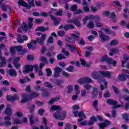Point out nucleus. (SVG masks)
<instances>
[{
    "instance_id": "obj_14",
    "label": "nucleus",
    "mask_w": 129,
    "mask_h": 129,
    "mask_svg": "<svg viewBox=\"0 0 129 129\" xmlns=\"http://www.w3.org/2000/svg\"><path fill=\"white\" fill-rule=\"evenodd\" d=\"M54 48H55V47L54 46H52L49 48V51L46 52V54L47 57L51 58L52 56H55V53L54 52Z\"/></svg>"
},
{
    "instance_id": "obj_55",
    "label": "nucleus",
    "mask_w": 129,
    "mask_h": 129,
    "mask_svg": "<svg viewBox=\"0 0 129 129\" xmlns=\"http://www.w3.org/2000/svg\"><path fill=\"white\" fill-rule=\"evenodd\" d=\"M55 16H63V11L61 9H59L58 10V11L55 13Z\"/></svg>"
},
{
    "instance_id": "obj_63",
    "label": "nucleus",
    "mask_w": 129,
    "mask_h": 129,
    "mask_svg": "<svg viewBox=\"0 0 129 129\" xmlns=\"http://www.w3.org/2000/svg\"><path fill=\"white\" fill-rule=\"evenodd\" d=\"M114 5H115V6L118 7V8H121V5H120V3H119V1H114Z\"/></svg>"
},
{
    "instance_id": "obj_16",
    "label": "nucleus",
    "mask_w": 129,
    "mask_h": 129,
    "mask_svg": "<svg viewBox=\"0 0 129 129\" xmlns=\"http://www.w3.org/2000/svg\"><path fill=\"white\" fill-rule=\"evenodd\" d=\"M45 39H46V35L45 34H42L41 38H36L37 43L41 45L44 44Z\"/></svg>"
},
{
    "instance_id": "obj_34",
    "label": "nucleus",
    "mask_w": 129,
    "mask_h": 129,
    "mask_svg": "<svg viewBox=\"0 0 129 129\" xmlns=\"http://www.w3.org/2000/svg\"><path fill=\"white\" fill-rule=\"evenodd\" d=\"M60 96H58L57 97L52 98L50 99V101L48 102L49 104H53L55 101H57V100H60Z\"/></svg>"
},
{
    "instance_id": "obj_28",
    "label": "nucleus",
    "mask_w": 129,
    "mask_h": 129,
    "mask_svg": "<svg viewBox=\"0 0 129 129\" xmlns=\"http://www.w3.org/2000/svg\"><path fill=\"white\" fill-rule=\"evenodd\" d=\"M66 41L68 43H71L72 44H75V40L72 37V36L70 37L69 36H66Z\"/></svg>"
},
{
    "instance_id": "obj_2",
    "label": "nucleus",
    "mask_w": 129,
    "mask_h": 129,
    "mask_svg": "<svg viewBox=\"0 0 129 129\" xmlns=\"http://www.w3.org/2000/svg\"><path fill=\"white\" fill-rule=\"evenodd\" d=\"M28 4L24 1V0H20L18 2V4L19 6H22V7H25L28 10H30L32 8L35 7V0H28Z\"/></svg>"
},
{
    "instance_id": "obj_19",
    "label": "nucleus",
    "mask_w": 129,
    "mask_h": 129,
    "mask_svg": "<svg viewBox=\"0 0 129 129\" xmlns=\"http://www.w3.org/2000/svg\"><path fill=\"white\" fill-rule=\"evenodd\" d=\"M100 73L102 76H104V77H107L108 78L111 77V72L109 71H101Z\"/></svg>"
},
{
    "instance_id": "obj_61",
    "label": "nucleus",
    "mask_w": 129,
    "mask_h": 129,
    "mask_svg": "<svg viewBox=\"0 0 129 129\" xmlns=\"http://www.w3.org/2000/svg\"><path fill=\"white\" fill-rule=\"evenodd\" d=\"M14 121L16 124H20V123H22L21 120L18 119V118H14Z\"/></svg>"
},
{
    "instance_id": "obj_42",
    "label": "nucleus",
    "mask_w": 129,
    "mask_h": 129,
    "mask_svg": "<svg viewBox=\"0 0 129 129\" xmlns=\"http://www.w3.org/2000/svg\"><path fill=\"white\" fill-rule=\"evenodd\" d=\"M118 44V40L116 39L112 40L110 41V46H116Z\"/></svg>"
},
{
    "instance_id": "obj_54",
    "label": "nucleus",
    "mask_w": 129,
    "mask_h": 129,
    "mask_svg": "<svg viewBox=\"0 0 129 129\" xmlns=\"http://www.w3.org/2000/svg\"><path fill=\"white\" fill-rule=\"evenodd\" d=\"M66 70L69 72H73V71H74V67L72 66H70L66 69Z\"/></svg>"
},
{
    "instance_id": "obj_56",
    "label": "nucleus",
    "mask_w": 129,
    "mask_h": 129,
    "mask_svg": "<svg viewBox=\"0 0 129 129\" xmlns=\"http://www.w3.org/2000/svg\"><path fill=\"white\" fill-rule=\"evenodd\" d=\"M38 113L39 114V115H43L44 113H45V110L43 108H40L38 111Z\"/></svg>"
},
{
    "instance_id": "obj_45",
    "label": "nucleus",
    "mask_w": 129,
    "mask_h": 129,
    "mask_svg": "<svg viewBox=\"0 0 129 129\" xmlns=\"http://www.w3.org/2000/svg\"><path fill=\"white\" fill-rule=\"evenodd\" d=\"M27 47L28 49H30L31 50H35L36 49V45H33L31 43H27Z\"/></svg>"
},
{
    "instance_id": "obj_26",
    "label": "nucleus",
    "mask_w": 129,
    "mask_h": 129,
    "mask_svg": "<svg viewBox=\"0 0 129 129\" xmlns=\"http://www.w3.org/2000/svg\"><path fill=\"white\" fill-rule=\"evenodd\" d=\"M7 73L10 75V76H17L18 74L17 73V71L14 69H10L9 71H7Z\"/></svg>"
},
{
    "instance_id": "obj_21",
    "label": "nucleus",
    "mask_w": 129,
    "mask_h": 129,
    "mask_svg": "<svg viewBox=\"0 0 129 129\" xmlns=\"http://www.w3.org/2000/svg\"><path fill=\"white\" fill-rule=\"evenodd\" d=\"M10 106H11V105H7V107L5 109V113L7 114V115L11 116L13 113L12 112V108L10 107Z\"/></svg>"
},
{
    "instance_id": "obj_1",
    "label": "nucleus",
    "mask_w": 129,
    "mask_h": 129,
    "mask_svg": "<svg viewBox=\"0 0 129 129\" xmlns=\"http://www.w3.org/2000/svg\"><path fill=\"white\" fill-rule=\"evenodd\" d=\"M10 50L11 54H15L16 51H17V52H21V55H24L27 52V49H23V46L22 45L11 46Z\"/></svg>"
},
{
    "instance_id": "obj_35",
    "label": "nucleus",
    "mask_w": 129,
    "mask_h": 129,
    "mask_svg": "<svg viewBox=\"0 0 129 129\" xmlns=\"http://www.w3.org/2000/svg\"><path fill=\"white\" fill-rule=\"evenodd\" d=\"M28 96H29V98H30V99H33V98H35L38 97L39 96V94L36 92H33L28 95Z\"/></svg>"
},
{
    "instance_id": "obj_40",
    "label": "nucleus",
    "mask_w": 129,
    "mask_h": 129,
    "mask_svg": "<svg viewBox=\"0 0 129 129\" xmlns=\"http://www.w3.org/2000/svg\"><path fill=\"white\" fill-rule=\"evenodd\" d=\"M51 20H53V21H54V25L55 26H58V25H59V24H60V22H59L58 19H57V18H56L55 17L53 16H51Z\"/></svg>"
},
{
    "instance_id": "obj_4",
    "label": "nucleus",
    "mask_w": 129,
    "mask_h": 129,
    "mask_svg": "<svg viewBox=\"0 0 129 129\" xmlns=\"http://www.w3.org/2000/svg\"><path fill=\"white\" fill-rule=\"evenodd\" d=\"M100 61V62H106L110 65H113V66L116 65V61L114 60L111 57L109 58L106 55L103 56Z\"/></svg>"
},
{
    "instance_id": "obj_38",
    "label": "nucleus",
    "mask_w": 129,
    "mask_h": 129,
    "mask_svg": "<svg viewBox=\"0 0 129 129\" xmlns=\"http://www.w3.org/2000/svg\"><path fill=\"white\" fill-rule=\"evenodd\" d=\"M97 92H98L97 91V88L95 87L93 88V91L92 92V97L94 98H96V96H97Z\"/></svg>"
},
{
    "instance_id": "obj_18",
    "label": "nucleus",
    "mask_w": 129,
    "mask_h": 129,
    "mask_svg": "<svg viewBox=\"0 0 129 129\" xmlns=\"http://www.w3.org/2000/svg\"><path fill=\"white\" fill-rule=\"evenodd\" d=\"M68 48H70L71 49V52H74L76 51L78 54H79V51H78V49L76 48L73 44H67L66 45Z\"/></svg>"
},
{
    "instance_id": "obj_30",
    "label": "nucleus",
    "mask_w": 129,
    "mask_h": 129,
    "mask_svg": "<svg viewBox=\"0 0 129 129\" xmlns=\"http://www.w3.org/2000/svg\"><path fill=\"white\" fill-rule=\"evenodd\" d=\"M101 83L100 84V88L101 90H103L106 87H107V82L106 81H101L100 82Z\"/></svg>"
},
{
    "instance_id": "obj_6",
    "label": "nucleus",
    "mask_w": 129,
    "mask_h": 129,
    "mask_svg": "<svg viewBox=\"0 0 129 129\" xmlns=\"http://www.w3.org/2000/svg\"><path fill=\"white\" fill-rule=\"evenodd\" d=\"M106 103L110 105H113V108H119V107L123 106V103L122 102H121L120 105H117V101L114 100L112 99H107L106 100Z\"/></svg>"
},
{
    "instance_id": "obj_13",
    "label": "nucleus",
    "mask_w": 129,
    "mask_h": 129,
    "mask_svg": "<svg viewBox=\"0 0 129 129\" xmlns=\"http://www.w3.org/2000/svg\"><path fill=\"white\" fill-rule=\"evenodd\" d=\"M99 37L100 38V42H106L107 40H109V36L107 35H105L103 34L102 31L99 32Z\"/></svg>"
},
{
    "instance_id": "obj_11",
    "label": "nucleus",
    "mask_w": 129,
    "mask_h": 129,
    "mask_svg": "<svg viewBox=\"0 0 129 129\" xmlns=\"http://www.w3.org/2000/svg\"><path fill=\"white\" fill-rule=\"evenodd\" d=\"M59 29H63L64 31H69V30H73L75 29V26L72 24H66L64 26L61 25L59 27Z\"/></svg>"
},
{
    "instance_id": "obj_20",
    "label": "nucleus",
    "mask_w": 129,
    "mask_h": 129,
    "mask_svg": "<svg viewBox=\"0 0 129 129\" xmlns=\"http://www.w3.org/2000/svg\"><path fill=\"white\" fill-rule=\"evenodd\" d=\"M92 75L94 79H96V80H100L101 79V75L99 74L97 72H93Z\"/></svg>"
},
{
    "instance_id": "obj_39",
    "label": "nucleus",
    "mask_w": 129,
    "mask_h": 129,
    "mask_svg": "<svg viewBox=\"0 0 129 129\" xmlns=\"http://www.w3.org/2000/svg\"><path fill=\"white\" fill-rule=\"evenodd\" d=\"M17 41H18V43H19V44L24 43V42H25V41L22 38V35H21V34H18L17 35Z\"/></svg>"
},
{
    "instance_id": "obj_25",
    "label": "nucleus",
    "mask_w": 129,
    "mask_h": 129,
    "mask_svg": "<svg viewBox=\"0 0 129 129\" xmlns=\"http://www.w3.org/2000/svg\"><path fill=\"white\" fill-rule=\"evenodd\" d=\"M117 78L120 81H125V80H126V75L123 74H119Z\"/></svg>"
},
{
    "instance_id": "obj_52",
    "label": "nucleus",
    "mask_w": 129,
    "mask_h": 129,
    "mask_svg": "<svg viewBox=\"0 0 129 129\" xmlns=\"http://www.w3.org/2000/svg\"><path fill=\"white\" fill-rule=\"evenodd\" d=\"M102 5H103V3L102 2H97L96 3V8L98 10H100L101 9V7H102Z\"/></svg>"
},
{
    "instance_id": "obj_33",
    "label": "nucleus",
    "mask_w": 129,
    "mask_h": 129,
    "mask_svg": "<svg viewBox=\"0 0 129 129\" xmlns=\"http://www.w3.org/2000/svg\"><path fill=\"white\" fill-rule=\"evenodd\" d=\"M110 18L111 19V20L113 23H116V15H115V13L114 12H112L111 13V16L110 17Z\"/></svg>"
},
{
    "instance_id": "obj_5",
    "label": "nucleus",
    "mask_w": 129,
    "mask_h": 129,
    "mask_svg": "<svg viewBox=\"0 0 129 129\" xmlns=\"http://www.w3.org/2000/svg\"><path fill=\"white\" fill-rule=\"evenodd\" d=\"M5 0H1L0 1V8L3 11V12H7V11H9V15L12 14V7L10 6L9 5H5V4L3 3V2H4Z\"/></svg>"
},
{
    "instance_id": "obj_46",
    "label": "nucleus",
    "mask_w": 129,
    "mask_h": 129,
    "mask_svg": "<svg viewBox=\"0 0 129 129\" xmlns=\"http://www.w3.org/2000/svg\"><path fill=\"white\" fill-rule=\"evenodd\" d=\"M2 61L0 62V67H5L6 66V58L4 57L3 58H1Z\"/></svg>"
},
{
    "instance_id": "obj_47",
    "label": "nucleus",
    "mask_w": 129,
    "mask_h": 129,
    "mask_svg": "<svg viewBox=\"0 0 129 129\" xmlns=\"http://www.w3.org/2000/svg\"><path fill=\"white\" fill-rule=\"evenodd\" d=\"M61 52L62 54H64L65 56H70V52L66 50V49L65 48H62Z\"/></svg>"
},
{
    "instance_id": "obj_41",
    "label": "nucleus",
    "mask_w": 129,
    "mask_h": 129,
    "mask_svg": "<svg viewBox=\"0 0 129 129\" xmlns=\"http://www.w3.org/2000/svg\"><path fill=\"white\" fill-rule=\"evenodd\" d=\"M78 81H92V80H91V79L88 78V77H84L83 78H81L80 79H79Z\"/></svg>"
},
{
    "instance_id": "obj_57",
    "label": "nucleus",
    "mask_w": 129,
    "mask_h": 129,
    "mask_svg": "<svg viewBox=\"0 0 129 129\" xmlns=\"http://www.w3.org/2000/svg\"><path fill=\"white\" fill-rule=\"evenodd\" d=\"M54 71H55V73L60 74V73H61V72H62V69H61L59 67H56L54 69Z\"/></svg>"
},
{
    "instance_id": "obj_9",
    "label": "nucleus",
    "mask_w": 129,
    "mask_h": 129,
    "mask_svg": "<svg viewBox=\"0 0 129 129\" xmlns=\"http://www.w3.org/2000/svg\"><path fill=\"white\" fill-rule=\"evenodd\" d=\"M89 20H99V17L97 16H94V15H90L89 16H86L83 19V22L84 24H86L87 21Z\"/></svg>"
},
{
    "instance_id": "obj_53",
    "label": "nucleus",
    "mask_w": 129,
    "mask_h": 129,
    "mask_svg": "<svg viewBox=\"0 0 129 129\" xmlns=\"http://www.w3.org/2000/svg\"><path fill=\"white\" fill-rule=\"evenodd\" d=\"M111 52L114 54H117L119 52V49L117 47L112 48L111 49Z\"/></svg>"
},
{
    "instance_id": "obj_37",
    "label": "nucleus",
    "mask_w": 129,
    "mask_h": 129,
    "mask_svg": "<svg viewBox=\"0 0 129 129\" xmlns=\"http://www.w3.org/2000/svg\"><path fill=\"white\" fill-rule=\"evenodd\" d=\"M80 35V33L77 32L76 34H72L71 37L73 38V39L75 41H78L79 39V36Z\"/></svg>"
},
{
    "instance_id": "obj_24",
    "label": "nucleus",
    "mask_w": 129,
    "mask_h": 129,
    "mask_svg": "<svg viewBox=\"0 0 129 129\" xmlns=\"http://www.w3.org/2000/svg\"><path fill=\"white\" fill-rule=\"evenodd\" d=\"M22 99L21 100L22 103H26V102H28L29 101V95L24 94L22 95Z\"/></svg>"
},
{
    "instance_id": "obj_22",
    "label": "nucleus",
    "mask_w": 129,
    "mask_h": 129,
    "mask_svg": "<svg viewBox=\"0 0 129 129\" xmlns=\"http://www.w3.org/2000/svg\"><path fill=\"white\" fill-rule=\"evenodd\" d=\"M95 121H97V118L95 116H92L90 118V121L88 123V125H94Z\"/></svg>"
},
{
    "instance_id": "obj_51",
    "label": "nucleus",
    "mask_w": 129,
    "mask_h": 129,
    "mask_svg": "<svg viewBox=\"0 0 129 129\" xmlns=\"http://www.w3.org/2000/svg\"><path fill=\"white\" fill-rule=\"evenodd\" d=\"M46 72L47 76H48V77L52 75V70H51V69L46 68Z\"/></svg>"
},
{
    "instance_id": "obj_64",
    "label": "nucleus",
    "mask_w": 129,
    "mask_h": 129,
    "mask_svg": "<svg viewBox=\"0 0 129 129\" xmlns=\"http://www.w3.org/2000/svg\"><path fill=\"white\" fill-rule=\"evenodd\" d=\"M105 125L104 124V123L103 122V123H100L99 124V129H104L105 128Z\"/></svg>"
},
{
    "instance_id": "obj_50",
    "label": "nucleus",
    "mask_w": 129,
    "mask_h": 129,
    "mask_svg": "<svg viewBox=\"0 0 129 129\" xmlns=\"http://www.w3.org/2000/svg\"><path fill=\"white\" fill-rule=\"evenodd\" d=\"M112 88L113 90H114L115 94H119L120 93V91L118 90V89L116 86H112Z\"/></svg>"
},
{
    "instance_id": "obj_32",
    "label": "nucleus",
    "mask_w": 129,
    "mask_h": 129,
    "mask_svg": "<svg viewBox=\"0 0 129 129\" xmlns=\"http://www.w3.org/2000/svg\"><path fill=\"white\" fill-rule=\"evenodd\" d=\"M93 106L94 107L96 111H98L99 109L98 108V101L95 100L93 102Z\"/></svg>"
},
{
    "instance_id": "obj_12",
    "label": "nucleus",
    "mask_w": 129,
    "mask_h": 129,
    "mask_svg": "<svg viewBox=\"0 0 129 129\" xmlns=\"http://www.w3.org/2000/svg\"><path fill=\"white\" fill-rule=\"evenodd\" d=\"M19 99V97H18V94H15L13 96L12 95H8L6 96V100L7 101H16V100H18Z\"/></svg>"
},
{
    "instance_id": "obj_8",
    "label": "nucleus",
    "mask_w": 129,
    "mask_h": 129,
    "mask_svg": "<svg viewBox=\"0 0 129 129\" xmlns=\"http://www.w3.org/2000/svg\"><path fill=\"white\" fill-rule=\"evenodd\" d=\"M68 23L72 24L73 23L78 28H81V23L78 18H74L72 19H69L68 20Z\"/></svg>"
},
{
    "instance_id": "obj_43",
    "label": "nucleus",
    "mask_w": 129,
    "mask_h": 129,
    "mask_svg": "<svg viewBox=\"0 0 129 129\" xmlns=\"http://www.w3.org/2000/svg\"><path fill=\"white\" fill-rule=\"evenodd\" d=\"M122 117L123 119L125 120L126 122H127V121H128L129 116H128V115H127L126 113H123L122 114Z\"/></svg>"
},
{
    "instance_id": "obj_62",
    "label": "nucleus",
    "mask_w": 129,
    "mask_h": 129,
    "mask_svg": "<svg viewBox=\"0 0 129 129\" xmlns=\"http://www.w3.org/2000/svg\"><path fill=\"white\" fill-rule=\"evenodd\" d=\"M41 60L43 63H45V64H48V60H47V58L44 57V56H41Z\"/></svg>"
},
{
    "instance_id": "obj_17",
    "label": "nucleus",
    "mask_w": 129,
    "mask_h": 129,
    "mask_svg": "<svg viewBox=\"0 0 129 129\" xmlns=\"http://www.w3.org/2000/svg\"><path fill=\"white\" fill-rule=\"evenodd\" d=\"M50 110V111H55L56 110H57V111H61L62 108L59 105H53L51 106Z\"/></svg>"
},
{
    "instance_id": "obj_48",
    "label": "nucleus",
    "mask_w": 129,
    "mask_h": 129,
    "mask_svg": "<svg viewBox=\"0 0 129 129\" xmlns=\"http://www.w3.org/2000/svg\"><path fill=\"white\" fill-rule=\"evenodd\" d=\"M57 33L58 37H63L66 34L65 31L63 30L58 31Z\"/></svg>"
},
{
    "instance_id": "obj_36",
    "label": "nucleus",
    "mask_w": 129,
    "mask_h": 129,
    "mask_svg": "<svg viewBox=\"0 0 129 129\" xmlns=\"http://www.w3.org/2000/svg\"><path fill=\"white\" fill-rule=\"evenodd\" d=\"M41 91H43V93H42V95L43 96H50V93L47 91V89L45 88H41L40 89Z\"/></svg>"
},
{
    "instance_id": "obj_23",
    "label": "nucleus",
    "mask_w": 129,
    "mask_h": 129,
    "mask_svg": "<svg viewBox=\"0 0 129 129\" xmlns=\"http://www.w3.org/2000/svg\"><path fill=\"white\" fill-rule=\"evenodd\" d=\"M79 117L81 118L78 119L79 122L82 121V120H83V118H86V116L84 114V111L82 110L80 111L79 113Z\"/></svg>"
},
{
    "instance_id": "obj_59",
    "label": "nucleus",
    "mask_w": 129,
    "mask_h": 129,
    "mask_svg": "<svg viewBox=\"0 0 129 129\" xmlns=\"http://www.w3.org/2000/svg\"><path fill=\"white\" fill-rule=\"evenodd\" d=\"M48 42L49 44H53V43H54V38L52 36H50L48 39Z\"/></svg>"
},
{
    "instance_id": "obj_60",
    "label": "nucleus",
    "mask_w": 129,
    "mask_h": 129,
    "mask_svg": "<svg viewBox=\"0 0 129 129\" xmlns=\"http://www.w3.org/2000/svg\"><path fill=\"white\" fill-rule=\"evenodd\" d=\"M29 120H30V124H34V117L33 116V115H31L30 116H29Z\"/></svg>"
},
{
    "instance_id": "obj_27",
    "label": "nucleus",
    "mask_w": 129,
    "mask_h": 129,
    "mask_svg": "<svg viewBox=\"0 0 129 129\" xmlns=\"http://www.w3.org/2000/svg\"><path fill=\"white\" fill-rule=\"evenodd\" d=\"M48 27H44V26L37 27L35 31L36 32H45V31H47L48 30Z\"/></svg>"
},
{
    "instance_id": "obj_44",
    "label": "nucleus",
    "mask_w": 129,
    "mask_h": 129,
    "mask_svg": "<svg viewBox=\"0 0 129 129\" xmlns=\"http://www.w3.org/2000/svg\"><path fill=\"white\" fill-rule=\"evenodd\" d=\"M87 27L90 29H94L95 27L94 23L92 21H90L87 25Z\"/></svg>"
},
{
    "instance_id": "obj_3",
    "label": "nucleus",
    "mask_w": 129,
    "mask_h": 129,
    "mask_svg": "<svg viewBox=\"0 0 129 129\" xmlns=\"http://www.w3.org/2000/svg\"><path fill=\"white\" fill-rule=\"evenodd\" d=\"M53 116L55 119H60V120H64L67 116V112L66 111H57L54 114Z\"/></svg>"
},
{
    "instance_id": "obj_49",
    "label": "nucleus",
    "mask_w": 129,
    "mask_h": 129,
    "mask_svg": "<svg viewBox=\"0 0 129 129\" xmlns=\"http://www.w3.org/2000/svg\"><path fill=\"white\" fill-rule=\"evenodd\" d=\"M21 28H22V30L24 32H27L28 31V25L25 23H23L21 26Z\"/></svg>"
},
{
    "instance_id": "obj_29",
    "label": "nucleus",
    "mask_w": 129,
    "mask_h": 129,
    "mask_svg": "<svg viewBox=\"0 0 129 129\" xmlns=\"http://www.w3.org/2000/svg\"><path fill=\"white\" fill-rule=\"evenodd\" d=\"M105 33H107L108 35H113V36H116L114 32L111 31L109 28H104Z\"/></svg>"
},
{
    "instance_id": "obj_58",
    "label": "nucleus",
    "mask_w": 129,
    "mask_h": 129,
    "mask_svg": "<svg viewBox=\"0 0 129 129\" xmlns=\"http://www.w3.org/2000/svg\"><path fill=\"white\" fill-rule=\"evenodd\" d=\"M67 88L68 90V91L67 92V94H69L71 93L72 90H73V87L71 85H69L67 86Z\"/></svg>"
},
{
    "instance_id": "obj_7",
    "label": "nucleus",
    "mask_w": 129,
    "mask_h": 129,
    "mask_svg": "<svg viewBox=\"0 0 129 129\" xmlns=\"http://www.w3.org/2000/svg\"><path fill=\"white\" fill-rule=\"evenodd\" d=\"M71 10L72 12H74V15H80V14H83V11L80 9H78V7L75 4L71 6Z\"/></svg>"
},
{
    "instance_id": "obj_31",
    "label": "nucleus",
    "mask_w": 129,
    "mask_h": 129,
    "mask_svg": "<svg viewBox=\"0 0 129 129\" xmlns=\"http://www.w3.org/2000/svg\"><path fill=\"white\" fill-rule=\"evenodd\" d=\"M56 58L58 60V61H61V60L67 59V57L64 56V55H63L62 53H58L56 55Z\"/></svg>"
},
{
    "instance_id": "obj_15",
    "label": "nucleus",
    "mask_w": 129,
    "mask_h": 129,
    "mask_svg": "<svg viewBox=\"0 0 129 129\" xmlns=\"http://www.w3.org/2000/svg\"><path fill=\"white\" fill-rule=\"evenodd\" d=\"M34 70V66L32 65H26L25 66V70L23 71L24 74H28L30 71L32 72Z\"/></svg>"
},
{
    "instance_id": "obj_10",
    "label": "nucleus",
    "mask_w": 129,
    "mask_h": 129,
    "mask_svg": "<svg viewBox=\"0 0 129 129\" xmlns=\"http://www.w3.org/2000/svg\"><path fill=\"white\" fill-rule=\"evenodd\" d=\"M78 83H79V84H81V85L85 84L84 85V87L87 90H89L91 89V87H92V86L89 84V83H91L92 81H78Z\"/></svg>"
}]
</instances>
